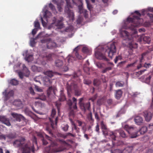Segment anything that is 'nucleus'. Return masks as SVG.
<instances>
[{
	"mask_svg": "<svg viewBox=\"0 0 153 153\" xmlns=\"http://www.w3.org/2000/svg\"><path fill=\"white\" fill-rule=\"evenodd\" d=\"M134 13L138 16L134 15L133 18L128 17L127 19L126 23L119 29L120 36L124 40H131L133 38V36L127 31L123 30V29H127L129 28L133 31L134 34H135L137 33L136 27L143 23V19L139 18L141 14L138 11H135Z\"/></svg>",
	"mask_w": 153,
	"mask_h": 153,
	"instance_id": "1",
	"label": "nucleus"
},
{
	"mask_svg": "<svg viewBox=\"0 0 153 153\" xmlns=\"http://www.w3.org/2000/svg\"><path fill=\"white\" fill-rule=\"evenodd\" d=\"M116 42H111L108 44L107 48H106L105 49H104L102 47L97 48L96 49L95 53L96 57L100 60L108 61L107 59L104 54V53H107L108 56L112 59L113 55L116 52Z\"/></svg>",
	"mask_w": 153,
	"mask_h": 153,
	"instance_id": "2",
	"label": "nucleus"
},
{
	"mask_svg": "<svg viewBox=\"0 0 153 153\" xmlns=\"http://www.w3.org/2000/svg\"><path fill=\"white\" fill-rule=\"evenodd\" d=\"M122 127L126 130L131 135V138H136L140 134H143L147 131V127L145 126H143L139 130L134 132L137 130V128L134 126H129L125 123L122 124Z\"/></svg>",
	"mask_w": 153,
	"mask_h": 153,
	"instance_id": "3",
	"label": "nucleus"
},
{
	"mask_svg": "<svg viewBox=\"0 0 153 153\" xmlns=\"http://www.w3.org/2000/svg\"><path fill=\"white\" fill-rule=\"evenodd\" d=\"M63 20V18L62 17L60 18V20H57L55 17L52 19V23L47 27L48 29L50 30L52 29H54L55 30L57 29H60L63 28L64 26L62 22Z\"/></svg>",
	"mask_w": 153,
	"mask_h": 153,
	"instance_id": "4",
	"label": "nucleus"
},
{
	"mask_svg": "<svg viewBox=\"0 0 153 153\" xmlns=\"http://www.w3.org/2000/svg\"><path fill=\"white\" fill-rule=\"evenodd\" d=\"M25 139L24 138L22 137L16 140L13 143V146L19 148V149L23 152V149L27 150V149L31 148L33 145L30 146L24 143Z\"/></svg>",
	"mask_w": 153,
	"mask_h": 153,
	"instance_id": "5",
	"label": "nucleus"
},
{
	"mask_svg": "<svg viewBox=\"0 0 153 153\" xmlns=\"http://www.w3.org/2000/svg\"><path fill=\"white\" fill-rule=\"evenodd\" d=\"M66 2V6L65 10L66 14L68 15L70 22H72L74 19V14L73 11L69 9V8H72L70 2V0H65Z\"/></svg>",
	"mask_w": 153,
	"mask_h": 153,
	"instance_id": "6",
	"label": "nucleus"
},
{
	"mask_svg": "<svg viewBox=\"0 0 153 153\" xmlns=\"http://www.w3.org/2000/svg\"><path fill=\"white\" fill-rule=\"evenodd\" d=\"M101 127L102 129L104 130L102 131L104 134L105 135L109 136L113 140H116V134L115 131L114 132L111 131L107 130V127L104 124L103 121L101 123Z\"/></svg>",
	"mask_w": 153,
	"mask_h": 153,
	"instance_id": "7",
	"label": "nucleus"
},
{
	"mask_svg": "<svg viewBox=\"0 0 153 153\" xmlns=\"http://www.w3.org/2000/svg\"><path fill=\"white\" fill-rule=\"evenodd\" d=\"M77 85L74 83H72L71 85L68 84L67 86V89L68 94L69 96L71 91L74 90L75 92V95L79 96L81 94V92L77 90Z\"/></svg>",
	"mask_w": 153,
	"mask_h": 153,
	"instance_id": "8",
	"label": "nucleus"
},
{
	"mask_svg": "<svg viewBox=\"0 0 153 153\" xmlns=\"http://www.w3.org/2000/svg\"><path fill=\"white\" fill-rule=\"evenodd\" d=\"M41 42L42 43H46L47 47L48 49H52L57 47L56 43L53 42L50 39L42 40Z\"/></svg>",
	"mask_w": 153,
	"mask_h": 153,
	"instance_id": "9",
	"label": "nucleus"
},
{
	"mask_svg": "<svg viewBox=\"0 0 153 153\" xmlns=\"http://www.w3.org/2000/svg\"><path fill=\"white\" fill-rule=\"evenodd\" d=\"M48 7L45 5L43 8L42 12L43 13V16L46 19V20L48 22V19L52 16L51 13L47 10Z\"/></svg>",
	"mask_w": 153,
	"mask_h": 153,
	"instance_id": "10",
	"label": "nucleus"
},
{
	"mask_svg": "<svg viewBox=\"0 0 153 153\" xmlns=\"http://www.w3.org/2000/svg\"><path fill=\"white\" fill-rule=\"evenodd\" d=\"M52 2L57 5V8L58 10L60 12H61L62 10V6H63L64 4V1L63 0H52Z\"/></svg>",
	"mask_w": 153,
	"mask_h": 153,
	"instance_id": "11",
	"label": "nucleus"
},
{
	"mask_svg": "<svg viewBox=\"0 0 153 153\" xmlns=\"http://www.w3.org/2000/svg\"><path fill=\"white\" fill-rule=\"evenodd\" d=\"M6 90H5L2 93L3 95L4 96L5 100L6 101L9 99L11 97H13L14 94V92L12 90L9 91L7 94H6Z\"/></svg>",
	"mask_w": 153,
	"mask_h": 153,
	"instance_id": "12",
	"label": "nucleus"
},
{
	"mask_svg": "<svg viewBox=\"0 0 153 153\" xmlns=\"http://www.w3.org/2000/svg\"><path fill=\"white\" fill-rule=\"evenodd\" d=\"M153 114L150 111H145L144 112V116L146 121H149L152 119Z\"/></svg>",
	"mask_w": 153,
	"mask_h": 153,
	"instance_id": "13",
	"label": "nucleus"
},
{
	"mask_svg": "<svg viewBox=\"0 0 153 153\" xmlns=\"http://www.w3.org/2000/svg\"><path fill=\"white\" fill-rule=\"evenodd\" d=\"M0 121L8 126L11 125L9 119L5 116H0Z\"/></svg>",
	"mask_w": 153,
	"mask_h": 153,
	"instance_id": "14",
	"label": "nucleus"
},
{
	"mask_svg": "<svg viewBox=\"0 0 153 153\" xmlns=\"http://www.w3.org/2000/svg\"><path fill=\"white\" fill-rule=\"evenodd\" d=\"M78 8L79 10V12L80 14L83 13L85 18L88 17V12L86 10L83 8L82 5H79L78 6Z\"/></svg>",
	"mask_w": 153,
	"mask_h": 153,
	"instance_id": "15",
	"label": "nucleus"
},
{
	"mask_svg": "<svg viewBox=\"0 0 153 153\" xmlns=\"http://www.w3.org/2000/svg\"><path fill=\"white\" fill-rule=\"evenodd\" d=\"M23 56H25V60L28 62H31L33 60V57L32 55H29L28 53V51L26 50L23 53Z\"/></svg>",
	"mask_w": 153,
	"mask_h": 153,
	"instance_id": "16",
	"label": "nucleus"
},
{
	"mask_svg": "<svg viewBox=\"0 0 153 153\" xmlns=\"http://www.w3.org/2000/svg\"><path fill=\"white\" fill-rule=\"evenodd\" d=\"M11 115L16 121L19 122L21 121V119L24 120L25 119L24 117L21 114L12 113L11 114Z\"/></svg>",
	"mask_w": 153,
	"mask_h": 153,
	"instance_id": "17",
	"label": "nucleus"
},
{
	"mask_svg": "<svg viewBox=\"0 0 153 153\" xmlns=\"http://www.w3.org/2000/svg\"><path fill=\"white\" fill-rule=\"evenodd\" d=\"M45 75H47L50 78H51L54 75H61V74L56 72H53L52 71H48L44 72Z\"/></svg>",
	"mask_w": 153,
	"mask_h": 153,
	"instance_id": "18",
	"label": "nucleus"
},
{
	"mask_svg": "<svg viewBox=\"0 0 153 153\" xmlns=\"http://www.w3.org/2000/svg\"><path fill=\"white\" fill-rule=\"evenodd\" d=\"M13 103L14 105L18 107L21 108L23 106L22 102L19 99L15 100Z\"/></svg>",
	"mask_w": 153,
	"mask_h": 153,
	"instance_id": "19",
	"label": "nucleus"
},
{
	"mask_svg": "<svg viewBox=\"0 0 153 153\" xmlns=\"http://www.w3.org/2000/svg\"><path fill=\"white\" fill-rule=\"evenodd\" d=\"M44 84L46 85H49L52 83V80L47 76H45L42 79Z\"/></svg>",
	"mask_w": 153,
	"mask_h": 153,
	"instance_id": "20",
	"label": "nucleus"
},
{
	"mask_svg": "<svg viewBox=\"0 0 153 153\" xmlns=\"http://www.w3.org/2000/svg\"><path fill=\"white\" fill-rule=\"evenodd\" d=\"M135 123L138 125L141 124L143 122V119L142 117L139 116L135 117L134 119Z\"/></svg>",
	"mask_w": 153,
	"mask_h": 153,
	"instance_id": "21",
	"label": "nucleus"
},
{
	"mask_svg": "<svg viewBox=\"0 0 153 153\" xmlns=\"http://www.w3.org/2000/svg\"><path fill=\"white\" fill-rule=\"evenodd\" d=\"M69 120L70 121L71 124L72 126V130H73V129L75 130L76 131L77 133H78L79 132V128L77 127L75 124V123H74V121H73V120L71 119H70Z\"/></svg>",
	"mask_w": 153,
	"mask_h": 153,
	"instance_id": "22",
	"label": "nucleus"
},
{
	"mask_svg": "<svg viewBox=\"0 0 153 153\" xmlns=\"http://www.w3.org/2000/svg\"><path fill=\"white\" fill-rule=\"evenodd\" d=\"M90 107V103L89 102H88L85 103H83V105L81 106L80 107L81 108L85 111L86 109H89Z\"/></svg>",
	"mask_w": 153,
	"mask_h": 153,
	"instance_id": "23",
	"label": "nucleus"
},
{
	"mask_svg": "<svg viewBox=\"0 0 153 153\" xmlns=\"http://www.w3.org/2000/svg\"><path fill=\"white\" fill-rule=\"evenodd\" d=\"M123 92L121 90H119L116 91L115 94V97L117 99H119L122 96Z\"/></svg>",
	"mask_w": 153,
	"mask_h": 153,
	"instance_id": "24",
	"label": "nucleus"
},
{
	"mask_svg": "<svg viewBox=\"0 0 153 153\" xmlns=\"http://www.w3.org/2000/svg\"><path fill=\"white\" fill-rule=\"evenodd\" d=\"M22 67L24 72L25 74V76L26 77H28L30 74V71L24 64L23 65Z\"/></svg>",
	"mask_w": 153,
	"mask_h": 153,
	"instance_id": "25",
	"label": "nucleus"
},
{
	"mask_svg": "<svg viewBox=\"0 0 153 153\" xmlns=\"http://www.w3.org/2000/svg\"><path fill=\"white\" fill-rule=\"evenodd\" d=\"M31 69L33 72H40L42 71V69L40 67H37L35 65H33L32 66Z\"/></svg>",
	"mask_w": 153,
	"mask_h": 153,
	"instance_id": "26",
	"label": "nucleus"
},
{
	"mask_svg": "<svg viewBox=\"0 0 153 153\" xmlns=\"http://www.w3.org/2000/svg\"><path fill=\"white\" fill-rule=\"evenodd\" d=\"M82 51L84 53L90 55L91 54V51L89 50L87 47L84 46L82 48Z\"/></svg>",
	"mask_w": 153,
	"mask_h": 153,
	"instance_id": "27",
	"label": "nucleus"
},
{
	"mask_svg": "<svg viewBox=\"0 0 153 153\" xmlns=\"http://www.w3.org/2000/svg\"><path fill=\"white\" fill-rule=\"evenodd\" d=\"M69 135H70L73 137H74L75 136V134H73L70 133H67L66 135L60 133H59L58 135L59 137H61L64 138H66Z\"/></svg>",
	"mask_w": 153,
	"mask_h": 153,
	"instance_id": "28",
	"label": "nucleus"
},
{
	"mask_svg": "<svg viewBox=\"0 0 153 153\" xmlns=\"http://www.w3.org/2000/svg\"><path fill=\"white\" fill-rule=\"evenodd\" d=\"M50 34H46L44 35V32H41L39 33L37 35V36L36 37V38H42V37H48L50 36Z\"/></svg>",
	"mask_w": 153,
	"mask_h": 153,
	"instance_id": "29",
	"label": "nucleus"
},
{
	"mask_svg": "<svg viewBox=\"0 0 153 153\" xmlns=\"http://www.w3.org/2000/svg\"><path fill=\"white\" fill-rule=\"evenodd\" d=\"M9 83L13 85H16L19 83V82L15 79H13L10 80H8Z\"/></svg>",
	"mask_w": 153,
	"mask_h": 153,
	"instance_id": "30",
	"label": "nucleus"
},
{
	"mask_svg": "<svg viewBox=\"0 0 153 153\" xmlns=\"http://www.w3.org/2000/svg\"><path fill=\"white\" fill-rule=\"evenodd\" d=\"M56 66L58 67H61L63 65V62L62 60L57 59L55 61Z\"/></svg>",
	"mask_w": 153,
	"mask_h": 153,
	"instance_id": "31",
	"label": "nucleus"
},
{
	"mask_svg": "<svg viewBox=\"0 0 153 153\" xmlns=\"http://www.w3.org/2000/svg\"><path fill=\"white\" fill-rule=\"evenodd\" d=\"M95 64L96 66L99 69H102L104 68L105 64L103 63H101L100 62H95Z\"/></svg>",
	"mask_w": 153,
	"mask_h": 153,
	"instance_id": "32",
	"label": "nucleus"
},
{
	"mask_svg": "<svg viewBox=\"0 0 153 153\" xmlns=\"http://www.w3.org/2000/svg\"><path fill=\"white\" fill-rule=\"evenodd\" d=\"M34 148L33 146H32L31 148L27 149V150L25 151L24 149H23V152L22 153H30V151H32L33 152H34Z\"/></svg>",
	"mask_w": 153,
	"mask_h": 153,
	"instance_id": "33",
	"label": "nucleus"
},
{
	"mask_svg": "<svg viewBox=\"0 0 153 153\" xmlns=\"http://www.w3.org/2000/svg\"><path fill=\"white\" fill-rule=\"evenodd\" d=\"M45 136L46 138L48 139L49 140L51 141V138L49 137L48 136L46 135ZM51 141L50 147H54L57 146V144L55 142Z\"/></svg>",
	"mask_w": 153,
	"mask_h": 153,
	"instance_id": "34",
	"label": "nucleus"
},
{
	"mask_svg": "<svg viewBox=\"0 0 153 153\" xmlns=\"http://www.w3.org/2000/svg\"><path fill=\"white\" fill-rule=\"evenodd\" d=\"M131 152V148L129 147H127L124 149L121 153H130Z\"/></svg>",
	"mask_w": 153,
	"mask_h": 153,
	"instance_id": "35",
	"label": "nucleus"
},
{
	"mask_svg": "<svg viewBox=\"0 0 153 153\" xmlns=\"http://www.w3.org/2000/svg\"><path fill=\"white\" fill-rule=\"evenodd\" d=\"M49 7L55 14H56L57 13V12L55 6L52 4L51 3L49 4Z\"/></svg>",
	"mask_w": 153,
	"mask_h": 153,
	"instance_id": "36",
	"label": "nucleus"
},
{
	"mask_svg": "<svg viewBox=\"0 0 153 153\" xmlns=\"http://www.w3.org/2000/svg\"><path fill=\"white\" fill-rule=\"evenodd\" d=\"M143 39L145 43L149 44L151 41L150 38L149 36H145Z\"/></svg>",
	"mask_w": 153,
	"mask_h": 153,
	"instance_id": "37",
	"label": "nucleus"
},
{
	"mask_svg": "<svg viewBox=\"0 0 153 153\" xmlns=\"http://www.w3.org/2000/svg\"><path fill=\"white\" fill-rule=\"evenodd\" d=\"M112 67L109 66L103 69L102 71V73H105L111 70L112 69Z\"/></svg>",
	"mask_w": 153,
	"mask_h": 153,
	"instance_id": "38",
	"label": "nucleus"
},
{
	"mask_svg": "<svg viewBox=\"0 0 153 153\" xmlns=\"http://www.w3.org/2000/svg\"><path fill=\"white\" fill-rule=\"evenodd\" d=\"M86 3L87 4V7L88 9L90 10L91 11L92 10L93 7L92 5L90 3L89 1L88 0H85Z\"/></svg>",
	"mask_w": 153,
	"mask_h": 153,
	"instance_id": "39",
	"label": "nucleus"
},
{
	"mask_svg": "<svg viewBox=\"0 0 153 153\" xmlns=\"http://www.w3.org/2000/svg\"><path fill=\"white\" fill-rule=\"evenodd\" d=\"M119 134L120 136L123 137L124 138L126 137V135L124 132L122 130L120 129L118 130Z\"/></svg>",
	"mask_w": 153,
	"mask_h": 153,
	"instance_id": "40",
	"label": "nucleus"
},
{
	"mask_svg": "<svg viewBox=\"0 0 153 153\" xmlns=\"http://www.w3.org/2000/svg\"><path fill=\"white\" fill-rule=\"evenodd\" d=\"M124 85V82L121 81L117 82L115 84V85L116 87H121L123 86Z\"/></svg>",
	"mask_w": 153,
	"mask_h": 153,
	"instance_id": "41",
	"label": "nucleus"
},
{
	"mask_svg": "<svg viewBox=\"0 0 153 153\" xmlns=\"http://www.w3.org/2000/svg\"><path fill=\"white\" fill-rule=\"evenodd\" d=\"M73 103H74V105L73 106V108L74 109H77V107L76 106L77 99L74 97L73 98Z\"/></svg>",
	"mask_w": 153,
	"mask_h": 153,
	"instance_id": "42",
	"label": "nucleus"
},
{
	"mask_svg": "<svg viewBox=\"0 0 153 153\" xmlns=\"http://www.w3.org/2000/svg\"><path fill=\"white\" fill-rule=\"evenodd\" d=\"M68 62L70 63L72 62L73 60L74 59V57L72 56L69 55L67 58Z\"/></svg>",
	"mask_w": 153,
	"mask_h": 153,
	"instance_id": "43",
	"label": "nucleus"
},
{
	"mask_svg": "<svg viewBox=\"0 0 153 153\" xmlns=\"http://www.w3.org/2000/svg\"><path fill=\"white\" fill-rule=\"evenodd\" d=\"M82 46V45H79L76 47L73 50V52L74 53H75V54L76 53H78V51L79 50L80 48V47Z\"/></svg>",
	"mask_w": 153,
	"mask_h": 153,
	"instance_id": "44",
	"label": "nucleus"
},
{
	"mask_svg": "<svg viewBox=\"0 0 153 153\" xmlns=\"http://www.w3.org/2000/svg\"><path fill=\"white\" fill-rule=\"evenodd\" d=\"M130 46L133 48H137V44L136 43H129Z\"/></svg>",
	"mask_w": 153,
	"mask_h": 153,
	"instance_id": "45",
	"label": "nucleus"
},
{
	"mask_svg": "<svg viewBox=\"0 0 153 153\" xmlns=\"http://www.w3.org/2000/svg\"><path fill=\"white\" fill-rule=\"evenodd\" d=\"M34 27L37 29L40 28V24L37 20H36L34 22Z\"/></svg>",
	"mask_w": 153,
	"mask_h": 153,
	"instance_id": "46",
	"label": "nucleus"
},
{
	"mask_svg": "<svg viewBox=\"0 0 153 153\" xmlns=\"http://www.w3.org/2000/svg\"><path fill=\"white\" fill-rule=\"evenodd\" d=\"M36 43L35 41V39L31 38L30 39V44L31 46L33 47L34 46Z\"/></svg>",
	"mask_w": 153,
	"mask_h": 153,
	"instance_id": "47",
	"label": "nucleus"
},
{
	"mask_svg": "<svg viewBox=\"0 0 153 153\" xmlns=\"http://www.w3.org/2000/svg\"><path fill=\"white\" fill-rule=\"evenodd\" d=\"M88 119L89 121H91L92 122H93L94 120L92 118L91 113H90L88 115Z\"/></svg>",
	"mask_w": 153,
	"mask_h": 153,
	"instance_id": "48",
	"label": "nucleus"
},
{
	"mask_svg": "<svg viewBox=\"0 0 153 153\" xmlns=\"http://www.w3.org/2000/svg\"><path fill=\"white\" fill-rule=\"evenodd\" d=\"M15 135L12 134L10 133L9 134L6 135V138L12 139L15 137Z\"/></svg>",
	"mask_w": 153,
	"mask_h": 153,
	"instance_id": "49",
	"label": "nucleus"
},
{
	"mask_svg": "<svg viewBox=\"0 0 153 153\" xmlns=\"http://www.w3.org/2000/svg\"><path fill=\"white\" fill-rule=\"evenodd\" d=\"M62 129L65 131H68L69 126L68 125L66 124V125L62 126Z\"/></svg>",
	"mask_w": 153,
	"mask_h": 153,
	"instance_id": "50",
	"label": "nucleus"
},
{
	"mask_svg": "<svg viewBox=\"0 0 153 153\" xmlns=\"http://www.w3.org/2000/svg\"><path fill=\"white\" fill-rule=\"evenodd\" d=\"M74 29V27L72 25L70 26L68 28H66L65 29V31L70 32L72 31Z\"/></svg>",
	"mask_w": 153,
	"mask_h": 153,
	"instance_id": "51",
	"label": "nucleus"
},
{
	"mask_svg": "<svg viewBox=\"0 0 153 153\" xmlns=\"http://www.w3.org/2000/svg\"><path fill=\"white\" fill-rule=\"evenodd\" d=\"M111 153H121V151L119 149H116L114 150L111 151Z\"/></svg>",
	"mask_w": 153,
	"mask_h": 153,
	"instance_id": "52",
	"label": "nucleus"
},
{
	"mask_svg": "<svg viewBox=\"0 0 153 153\" xmlns=\"http://www.w3.org/2000/svg\"><path fill=\"white\" fill-rule=\"evenodd\" d=\"M40 100H44L46 99L45 96L43 94H42L39 95V98Z\"/></svg>",
	"mask_w": 153,
	"mask_h": 153,
	"instance_id": "53",
	"label": "nucleus"
},
{
	"mask_svg": "<svg viewBox=\"0 0 153 153\" xmlns=\"http://www.w3.org/2000/svg\"><path fill=\"white\" fill-rule=\"evenodd\" d=\"M35 87L36 90L38 92H41L42 91V89H41L40 87H39L38 86L35 85Z\"/></svg>",
	"mask_w": 153,
	"mask_h": 153,
	"instance_id": "54",
	"label": "nucleus"
},
{
	"mask_svg": "<svg viewBox=\"0 0 153 153\" xmlns=\"http://www.w3.org/2000/svg\"><path fill=\"white\" fill-rule=\"evenodd\" d=\"M46 59L48 61H51L52 59L51 54H49L46 56Z\"/></svg>",
	"mask_w": 153,
	"mask_h": 153,
	"instance_id": "55",
	"label": "nucleus"
},
{
	"mask_svg": "<svg viewBox=\"0 0 153 153\" xmlns=\"http://www.w3.org/2000/svg\"><path fill=\"white\" fill-rule=\"evenodd\" d=\"M83 98H81L79 99V104L80 106V107H81V106H82V105H83V104L84 103L82 102V101L83 100Z\"/></svg>",
	"mask_w": 153,
	"mask_h": 153,
	"instance_id": "56",
	"label": "nucleus"
},
{
	"mask_svg": "<svg viewBox=\"0 0 153 153\" xmlns=\"http://www.w3.org/2000/svg\"><path fill=\"white\" fill-rule=\"evenodd\" d=\"M29 90L30 91V93L32 95H33L35 94V93L34 91V90L31 87H30V88H29Z\"/></svg>",
	"mask_w": 153,
	"mask_h": 153,
	"instance_id": "57",
	"label": "nucleus"
},
{
	"mask_svg": "<svg viewBox=\"0 0 153 153\" xmlns=\"http://www.w3.org/2000/svg\"><path fill=\"white\" fill-rule=\"evenodd\" d=\"M40 18H41V21L42 22V23L43 26L44 27L46 25V22H44L43 21V18H42L41 15H40Z\"/></svg>",
	"mask_w": 153,
	"mask_h": 153,
	"instance_id": "58",
	"label": "nucleus"
},
{
	"mask_svg": "<svg viewBox=\"0 0 153 153\" xmlns=\"http://www.w3.org/2000/svg\"><path fill=\"white\" fill-rule=\"evenodd\" d=\"M56 110L54 109H53L52 110L51 116L52 117H54V115L56 114Z\"/></svg>",
	"mask_w": 153,
	"mask_h": 153,
	"instance_id": "59",
	"label": "nucleus"
},
{
	"mask_svg": "<svg viewBox=\"0 0 153 153\" xmlns=\"http://www.w3.org/2000/svg\"><path fill=\"white\" fill-rule=\"evenodd\" d=\"M84 83L85 84L88 85L91 83V81L90 80H84Z\"/></svg>",
	"mask_w": 153,
	"mask_h": 153,
	"instance_id": "60",
	"label": "nucleus"
},
{
	"mask_svg": "<svg viewBox=\"0 0 153 153\" xmlns=\"http://www.w3.org/2000/svg\"><path fill=\"white\" fill-rule=\"evenodd\" d=\"M151 78V77L150 76H149L148 77L146 78L145 80L146 82L147 83L149 84V83Z\"/></svg>",
	"mask_w": 153,
	"mask_h": 153,
	"instance_id": "61",
	"label": "nucleus"
},
{
	"mask_svg": "<svg viewBox=\"0 0 153 153\" xmlns=\"http://www.w3.org/2000/svg\"><path fill=\"white\" fill-rule=\"evenodd\" d=\"M6 139V135L3 134L0 135V139L5 140Z\"/></svg>",
	"mask_w": 153,
	"mask_h": 153,
	"instance_id": "62",
	"label": "nucleus"
},
{
	"mask_svg": "<svg viewBox=\"0 0 153 153\" xmlns=\"http://www.w3.org/2000/svg\"><path fill=\"white\" fill-rule=\"evenodd\" d=\"M37 28H35L33 29L32 31V33L33 35V36L36 33V32L37 31Z\"/></svg>",
	"mask_w": 153,
	"mask_h": 153,
	"instance_id": "63",
	"label": "nucleus"
},
{
	"mask_svg": "<svg viewBox=\"0 0 153 153\" xmlns=\"http://www.w3.org/2000/svg\"><path fill=\"white\" fill-rule=\"evenodd\" d=\"M50 147H46L45 149V151L47 153H51L50 152Z\"/></svg>",
	"mask_w": 153,
	"mask_h": 153,
	"instance_id": "64",
	"label": "nucleus"
}]
</instances>
